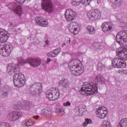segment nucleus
Returning <instances> with one entry per match:
<instances>
[{"instance_id":"nucleus-13","label":"nucleus","mask_w":127,"mask_h":127,"mask_svg":"<svg viewBox=\"0 0 127 127\" xmlns=\"http://www.w3.org/2000/svg\"><path fill=\"white\" fill-rule=\"evenodd\" d=\"M20 71V68L18 64H9L7 66V72L10 75H12L16 72H19Z\"/></svg>"},{"instance_id":"nucleus-7","label":"nucleus","mask_w":127,"mask_h":127,"mask_svg":"<svg viewBox=\"0 0 127 127\" xmlns=\"http://www.w3.org/2000/svg\"><path fill=\"white\" fill-rule=\"evenodd\" d=\"M41 5L43 9L47 12H52L54 10L53 3L51 0H42Z\"/></svg>"},{"instance_id":"nucleus-5","label":"nucleus","mask_w":127,"mask_h":127,"mask_svg":"<svg viewBox=\"0 0 127 127\" xmlns=\"http://www.w3.org/2000/svg\"><path fill=\"white\" fill-rule=\"evenodd\" d=\"M116 41L123 46L124 43H127V31H121L116 36Z\"/></svg>"},{"instance_id":"nucleus-52","label":"nucleus","mask_w":127,"mask_h":127,"mask_svg":"<svg viewBox=\"0 0 127 127\" xmlns=\"http://www.w3.org/2000/svg\"><path fill=\"white\" fill-rule=\"evenodd\" d=\"M100 2H100L99 0H97V3L99 4V3H100Z\"/></svg>"},{"instance_id":"nucleus-20","label":"nucleus","mask_w":127,"mask_h":127,"mask_svg":"<svg viewBox=\"0 0 127 127\" xmlns=\"http://www.w3.org/2000/svg\"><path fill=\"white\" fill-rule=\"evenodd\" d=\"M27 63H29L32 67H38L41 64V60L40 59L27 58Z\"/></svg>"},{"instance_id":"nucleus-40","label":"nucleus","mask_w":127,"mask_h":127,"mask_svg":"<svg viewBox=\"0 0 127 127\" xmlns=\"http://www.w3.org/2000/svg\"><path fill=\"white\" fill-rule=\"evenodd\" d=\"M64 106V107H68L69 106H71V103H70V102L69 101H66L65 102H64L63 103Z\"/></svg>"},{"instance_id":"nucleus-18","label":"nucleus","mask_w":127,"mask_h":127,"mask_svg":"<svg viewBox=\"0 0 127 127\" xmlns=\"http://www.w3.org/2000/svg\"><path fill=\"white\" fill-rule=\"evenodd\" d=\"M9 37V33L2 28H0V42H6Z\"/></svg>"},{"instance_id":"nucleus-45","label":"nucleus","mask_w":127,"mask_h":127,"mask_svg":"<svg viewBox=\"0 0 127 127\" xmlns=\"http://www.w3.org/2000/svg\"><path fill=\"white\" fill-rule=\"evenodd\" d=\"M10 28H11V29H13V28H14V27H15V25L13 24L12 23H10Z\"/></svg>"},{"instance_id":"nucleus-34","label":"nucleus","mask_w":127,"mask_h":127,"mask_svg":"<svg viewBox=\"0 0 127 127\" xmlns=\"http://www.w3.org/2000/svg\"><path fill=\"white\" fill-rule=\"evenodd\" d=\"M25 125L27 127H31V126L34 125V121H32L31 119H30L26 122Z\"/></svg>"},{"instance_id":"nucleus-42","label":"nucleus","mask_w":127,"mask_h":127,"mask_svg":"<svg viewBox=\"0 0 127 127\" xmlns=\"http://www.w3.org/2000/svg\"><path fill=\"white\" fill-rule=\"evenodd\" d=\"M17 2H18L19 3H20L21 4H22L25 2L26 0H15Z\"/></svg>"},{"instance_id":"nucleus-41","label":"nucleus","mask_w":127,"mask_h":127,"mask_svg":"<svg viewBox=\"0 0 127 127\" xmlns=\"http://www.w3.org/2000/svg\"><path fill=\"white\" fill-rule=\"evenodd\" d=\"M57 112H58V113H63L64 114V112H63V108L62 107L57 108Z\"/></svg>"},{"instance_id":"nucleus-16","label":"nucleus","mask_w":127,"mask_h":127,"mask_svg":"<svg viewBox=\"0 0 127 127\" xmlns=\"http://www.w3.org/2000/svg\"><path fill=\"white\" fill-rule=\"evenodd\" d=\"M108 115V109L105 107H100L96 109V116L100 119H105Z\"/></svg>"},{"instance_id":"nucleus-9","label":"nucleus","mask_w":127,"mask_h":127,"mask_svg":"<svg viewBox=\"0 0 127 127\" xmlns=\"http://www.w3.org/2000/svg\"><path fill=\"white\" fill-rule=\"evenodd\" d=\"M76 16H77V14L73 10L67 9L65 10L64 17L68 22H72L73 20H75Z\"/></svg>"},{"instance_id":"nucleus-53","label":"nucleus","mask_w":127,"mask_h":127,"mask_svg":"<svg viewBox=\"0 0 127 127\" xmlns=\"http://www.w3.org/2000/svg\"><path fill=\"white\" fill-rule=\"evenodd\" d=\"M70 42H71V40H68V43H70Z\"/></svg>"},{"instance_id":"nucleus-36","label":"nucleus","mask_w":127,"mask_h":127,"mask_svg":"<svg viewBox=\"0 0 127 127\" xmlns=\"http://www.w3.org/2000/svg\"><path fill=\"white\" fill-rule=\"evenodd\" d=\"M0 127H11V125L8 123H2L0 124Z\"/></svg>"},{"instance_id":"nucleus-23","label":"nucleus","mask_w":127,"mask_h":127,"mask_svg":"<svg viewBox=\"0 0 127 127\" xmlns=\"http://www.w3.org/2000/svg\"><path fill=\"white\" fill-rule=\"evenodd\" d=\"M28 103L26 101H22L21 102H17L14 106V109L16 110H20L23 107H27L28 106Z\"/></svg>"},{"instance_id":"nucleus-14","label":"nucleus","mask_w":127,"mask_h":127,"mask_svg":"<svg viewBox=\"0 0 127 127\" xmlns=\"http://www.w3.org/2000/svg\"><path fill=\"white\" fill-rule=\"evenodd\" d=\"M112 65L115 68H125L127 64L124 60L121 58H116L112 60Z\"/></svg>"},{"instance_id":"nucleus-4","label":"nucleus","mask_w":127,"mask_h":127,"mask_svg":"<svg viewBox=\"0 0 127 127\" xmlns=\"http://www.w3.org/2000/svg\"><path fill=\"white\" fill-rule=\"evenodd\" d=\"M46 97L50 101H56L58 100L60 96L59 90L57 88H51L46 93Z\"/></svg>"},{"instance_id":"nucleus-19","label":"nucleus","mask_w":127,"mask_h":127,"mask_svg":"<svg viewBox=\"0 0 127 127\" xmlns=\"http://www.w3.org/2000/svg\"><path fill=\"white\" fill-rule=\"evenodd\" d=\"M117 55L122 60H127V49L120 48L117 52Z\"/></svg>"},{"instance_id":"nucleus-3","label":"nucleus","mask_w":127,"mask_h":127,"mask_svg":"<svg viewBox=\"0 0 127 127\" xmlns=\"http://www.w3.org/2000/svg\"><path fill=\"white\" fill-rule=\"evenodd\" d=\"M13 81L15 87L21 88L25 85V77L22 73H15L13 76Z\"/></svg>"},{"instance_id":"nucleus-21","label":"nucleus","mask_w":127,"mask_h":127,"mask_svg":"<svg viewBox=\"0 0 127 127\" xmlns=\"http://www.w3.org/2000/svg\"><path fill=\"white\" fill-rule=\"evenodd\" d=\"M36 23L40 26L46 27L48 25V21L42 17H37L35 19Z\"/></svg>"},{"instance_id":"nucleus-49","label":"nucleus","mask_w":127,"mask_h":127,"mask_svg":"<svg viewBox=\"0 0 127 127\" xmlns=\"http://www.w3.org/2000/svg\"><path fill=\"white\" fill-rule=\"evenodd\" d=\"M87 126H88V124L87 123V122H85L83 123V126L85 127H87Z\"/></svg>"},{"instance_id":"nucleus-54","label":"nucleus","mask_w":127,"mask_h":127,"mask_svg":"<svg viewBox=\"0 0 127 127\" xmlns=\"http://www.w3.org/2000/svg\"><path fill=\"white\" fill-rule=\"evenodd\" d=\"M119 65V63H117V65Z\"/></svg>"},{"instance_id":"nucleus-11","label":"nucleus","mask_w":127,"mask_h":127,"mask_svg":"<svg viewBox=\"0 0 127 127\" xmlns=\"http://www.w3.org/2000/svg\"><path fill=\"white\" fill-rule=\"evenodd\" d=\"M8 8L11 10H13L15 13L18 14L19 16H20L23 13L22 8L21 6L17 5L16 3L11 2L8 5Z\"/></svg>"},{"instance_id":"nucleus-22","label":"nucleus","mask_w":127,"mask_h":127,"mask_svg":"<svg viewBox=\"0 0 127 127\" xmlns=\"http://www.w3.org/2000/svg\"><path fill=\"white\" fill-rule=\"evenodd\" d=\"M59 86L63 87L66 90L70 89V82L66 78H63L59 82Z\"/></svg>"},{"instance_id":"nucleus-38","label":"nucleus","mask_w":127,"mask_h":127,"mask_svg":"<svg viewBox=\"0 0 127 127\" xmlns=\"http://www.w3.org/2000/svg\"><path fill=\"white\" fill-rule=\"evenodd\" d=\"M7 94H8V93L7 91H4L2 94H0V98H1V99H4L5 97H7Z\"/></svg>"},{"instance_id":"nucleus-35","label":"nucleus","mask_w":127,"mask_h":127,"mask_svg":"<svg viewBox=\"0 0 127 127\" xmlns=\"http://www.w3.org/2000/svg\"><path fill=\"white\" fill-rule=\"evenodd\" d=\"M74 111L75 113H77V115H79V114H81V112H82V107L77 106L75 107Z\"/></svg>"},{"instance_id":"nucleus-28","label":"nucleus","mask_w":127,"mask_h":127,"mask_svg":"<svg viewBox=\"0 0 127 127\" xmlns=\"http://www.w3.org/2000/svg\"><path fill=\"white\" fill-rule=\"evenodd\" d=\"M17 61H18V64L21 65H24V64H25L26 63H28L27 59L26 61H24L22 58H18L17 59Z\"/></svg>"},{"instance_id":"nucleus-12","label":"nucleus","mask_w":127,"mask_h":127,"mask_svg":"<svg viewBox=\"0 0 127 127\" xmlns=\"http://www.w3.org/2000/svg\"><path fill=\"white\" fill-rule=\"evenodd\" d=\"M31 88L35 95L40 96L42 93L43 85H42V83L35 82L32 85Z\"/></svg>"},{"instance_id":"nucleus-25","label":"nucleus","mask_w":127,"mask_h":127,"mask_svg":"<svg viewBox=\"0 0 127 127\" xmlns=\"http://www.w3.org/2000/svg\"><path fill=\"white\" fill-rule=\"evenodd\" d=\"M86 30L88 31V33L91 35H94V34L96 33V30L95 29V27L92 25L88 26L86 27Z\"/></svg>"},{"instance_id":"nucleus-50","label":"nucleus","mask_w":127,"mask_h":127,"mask_svg":"<svg viewBox=\"0 0 127 127\" xmlns=\"http://www.w3.org/2000/svg\"><path fill=\"white\" fill-rule=\"evenodd\" d=\"M127 74V70L124 69L123 75Z\"/></svg>"},{"instance_id":"nucleus-17","label":"nucleus","mask_w":127,"mask_h":127,"mask_svg":"<svg viewBox=\"0 0 127 127\" xmlns=\"http://www.w3.org/2000/svg\"><path fill=\"white\" fill-rule=\"evenodd\" d=\"M20 117H22V113L13 112L9 113L7 118L9 121H11V122H14L17 121V120H18V118H20Z\"/></svg>"},{"instance_id":"nucleus-46","label":"nucleus","mask_w":127,"mask_h":127,"mask_svg":"<svg viewBox=\"0 0 127 127\" xmlns=\"http://www.w3.org/2000/svg\"><path fill=\"white\" fill-rule=\"evenodd\" d=\"M118 73L119 74H121L122 75H124V69H120L118 71Z\"/></svg>"},{"instance_id":"nucleus-32","label":"nucleus","mask_w":127,"mask_h":127,"mask_svg":"<svg viewBox=\"0 0 127 127\" xmlns=\"http://www.w3.org/2000/svg\"><path fill=\"white\" fill-rule=\"evenodd\" d=\"M123 4V0H115L114 2V5L116 7L121 6Z\"/></svg>"},{"instance_id":"nucleus-27","label":"nucleus","mask_w":127,"mask_h":127,"mask_svg":"<svg viewBox=\"0 0 127 127\" xmlns=\"http://www.w3.org/2000/svg\"><path fill=\"white\" fill-rule=\"evenodd\" d=\"M42 113L45 116H49L51 115V110L49 108H46L42 111Z\"/></svg>"},{"instance_id":"nucleus-33","label":"nucleus","mask_w":127,"mask_h":127,"mask_svg":"<svg viewBox=\"0 0 127 127\" xmlns=\"http://www.w3.org/2000/svg\"><path fill=\"white\" fill-rule=\"evenodd\" d=\"M91 1L92 0H81V3L83 4V5H85V6H87L89 5Z\"/></svg>"},{"instance_id":"nucleus-31","label":"nucleus","mask_w":127,"mask_h":127,"mask_svg":"<svg viewBox=\"0 0 127 127\" xmlns=\"http://www.w3.org/2000/svg\"><path fill=\"white\" fill-rule=\"evenodd\" d=\"M101 127H112V125H111V123H110V122L106 120L103 121Z\"/></svg>"},{"instance_id":"nucleus-10","label":"nucleus","mask_w":127,"mask_h":127,"mask_svg":"<svg viewBox=\"0 0 127 127\" xmlns=\"http://www.w3.org/2000/svg\"><path fill=\"white\" fill-rule=\"evenodd\" d=\"M87 16L91 20H96L102 16V13L99 9L91 10L87 12Z\"/></svg>"},{"instance_id":"nucleus-15","label":"nucleus","mask_w":127,"mask_h":127,"mask_svg":"<svg viewBox=\"0 0 127 127\" xmlns=\"http://www.w3.org/2000/svg\"><path fill=\"white\" fill-rule=\"evenodd\" d=\"M114 24L111 22H105L102 25V30L105 33H110L113 31Z\"/></svg>"},{"instance_id":"nucleus-39","label":"nucleus","mask_w":127,"mask_h":127,"mask_svg":"<svg viewBox=\"0 0 127 127\" xmlns=\"http://www.w3.org/2000/svg\"><path fill=\"white\" fill-rule=\"evenodd\" d=\"M97 82H102L103 81V76L98 75L96 77Z\"/></svg>"},{"instance_id":"nucleus-51","label":"nucleus","mask_w":127,"mask_h":127,"mask_svg":"<svg viewBox=\"0 0 127 127\" xmlns=\"http://www.w3.org/2000/svg\"><path fill=\"white\" fill-rule=\"evenodd\" d=\"M64 46H66V44H65V43H64V44L62 45V47H64Z\"/></svg>"},{"instance_id":"nucleus-37","label":"nucleus","mask_w":127,"mask_h":127,"mask_svg":"<svg viewBox=\"0 0 127 127\" xmlns=\"http://www.w3.org/2000/svg\"><path fill=\"white\" fill-rule=\"evenodd\" d=\"M93 47H94L95 50H98V49H101V45L100 43H95L93 44Z\"/></svg>"},{"instance_id":"nucleus-24","label":"nucleus","mask_w":127,"mask_h":127,"mask_svg":"<svg viewBox=\"0 0 127 127\" xmlns=\"http://www.w3.org/2000/svg\"><path fill=\"white\" fill-rule=\"evenodd\" d=\"M61 49H55V50L48 53L47 54V56L48 57H56V56H58V55L60 53Z\"/></svg>"},{"instance_id":"nucleus-8","label":"nucleus","mask_w":127,"mask_h":127,"mask_svg":"<svg viewBox=\"0 0 127 127\" xmlns=\"http://www.w3.org/2000/svg\"><path fill=\"white\" fill-rule=\"evenodd\" d=\"M68 29L71 33L74 34V35L78 34L81 30L79 24L76 22H72L69 23L68 25Z\"/></svg>"},{"instance_id":"nucleus-47","label":"nucleus","mask_w":127,"mask_h":127,"mask_svg":"<svg viewBox=\"0 0 127 127\" xmlns=\"http://www.w3.org/2000/svg\"><path fill=\"white\" fill-rule=\"evenodd\" d=\"M33 119L35 120H38V119H39V116L36 115L35 116H33Z\"/></svg>"},{"instance_id":"nucleus-30","label":"nucleus","mask_w":127,"mask_h":127,"mask_svg":"<svg viewBox=\"0 0 127 127\" xmlns=\"http://www.w3.org/2000/svg\"><path fill=\"white\" fill-rule=\"evenodd\" d=\"M105 69V65L102 63H99L97 64V70L98 71H103Z\"/></svg>"},{"instance_id":"nucleus-26","label":"nucleus","mask_w":127,"mask_h":127,"mask_svg":"<svg viewBox=\"0 0 127 127\" xmlns=\"http://www.w3.org/2000/svg\"><path fill=\"white\" fill-rule=\"evenodd\" d=\"M117 127H127V118L122 119Z\"/></svg>"},{"instance_id":"nucleus-48","label":"nucleus","mask_w":127,"mask_h":127,"mask_svg":"<svg viewBox=\"0 0 127 127\" xmlns=\"http://www.w3.org/2000/svg\"><path fill=\"white\" fill-rule=\"evenodd\" d=\"M51 61V60L50 58H48L46 64H49Z\"/></svg>"},{"instance_id":"nucleus-1","label":"nucleus","mask_w":127,"mask_h":127,"mask_svg":"<svg viewBox=\"0 0 127 127\" xmlns=\"http://www.w3.org/2000/svg\"><path fill=\"white\" fill-rule=\"evenodd\" d=\"M68 67L72 75L80 76L84 72V67L79 60H73L68 63Z\"/></svg>"},{"instance_id":"nucleus-2","label":"nucleus","mask_w":127,"mask_h":127,"mask_svg":"<svg viewBox=\"0 0 127 127\" xmlns=\"http://www.w3.org/2000/svg\"><path fill=\"white\" fill-rule=\"evenodd\" d=\"M98 92V85L96 83H89L85 82L80 90V93L82 95L89 96V95H94Z\"/></svg>"},{"instance_id":"nucleus-29","label":"nucleus","mask_w":127,"mask_h":127,"mask_svg":"<svg viewBox=\"0 0 127 127\" xmlns=\"http://www.w3.org/2000/svg\"><path fill=\"white\" fill-rule=\"evenodd\" d=\"M82 2V0H72L71 4L74 6H78Z\"/></svg>"},{"instance_id":"nucleus-44","label":"nucleus","mask_w":127,"mask_h":127,"mask_svg":"<svg viewBox=\"0 0 127 127\" xmlns=\"http://www.w3.org/2000/svg\"><path fill=\"white\" fill-rule=\"evenodd\" d=\"M45 44L44 45V47H47L48 45H49V41L46 40L45 42Z\"/></svg>"},{"instance_id":"nucleus-43","label":"nucleus","mask_w":127,"mask_h":127,"mask_svg":"<svg viewBox=\"0 0 127 127\" xmlns=\"http://www.w3.org/2000/svg\"><path fill=\"white\" fill-rule=\"evenodd\" d=\"M85 122H86L87 125H91L92 124V120L88 119H85Z\"/></svg>"},{"instance_id":"nucleus-6","label":"nucleus","mask_w":127,"mask_h":127,"mask_svg":"<svg viewBox=\"0 0 127 127\" xmlns=\"http://www.w3.org/2000/svg\"><path fill=\"white\" fill-rule=\"evenodd\" d=\"M13 50L12 46L10 45H4L2 48H0V55L4 57L9 56Z\"/></svg>"}]
</instances>
